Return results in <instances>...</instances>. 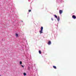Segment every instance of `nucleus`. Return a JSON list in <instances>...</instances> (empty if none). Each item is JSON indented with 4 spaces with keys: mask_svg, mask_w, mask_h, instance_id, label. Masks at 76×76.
Masks as SVG:
<instances>
[{
    "mask_svg": "<svg viewBox=\"0 0 76 76\" xmlns=\"http://www.w3.org/2000/svg\"><path fill=\"white\" fill-rule=\"evenodd\" d=\"M54 16H55V18L56 19H57V16L56 15H54Z\"/></svg>",
    "mask_w": 76,
    "mask_h": 76,
    "instance_id": "0eeeda50",
    "label": "nucleus"
},
{
    "mask_svg": "<svg viewBox=\"0 0 76 76\" xmlns=\"http://www.w3.org/2000/svg\"><path fill=\"white\" fill-rule=\"evenodd\" d=\"M0 76H1V75H0Z\"/></svg>",
    "mask_w": 76,
    "mask_h": 76,
    "instance_id": "f3484780",
    "label": "nucleus"
},
{
    "mask_svg": "<svg viewBox=\"0 0 76 76\" xmlns=\"http://www.w3.org/2000/svg\"><path fill=\"white\" fill-rule=\"evenodd\" d=\"M39 54H41V50H39Z\"/></svg>",
    "mask_w": 76,
    "mask_h": 76,
    "instance_id": "6e6552de",
    "label": "nucleus"
},
{
    "mask_svg": "<svg viewBox=\"0 0 76 76\" xmlns=\"http://www.w3.org/2000/svg\"><path fill=\"white\" fill-rule=\"evenodd\" d=\"M21 67H23V68L24 67V66L22 65H21Z\"/></svg>",
    "mask_w": 76,
    "mask_h": 76,
    "instance_id": "4468645a",
    "label": "nucleus"
},
{
    "mask_svg": "<svg viewBox=\"0 0 76 76\" xmlns=\"http://www.w3.org/2000/svg\"><path fill=\"white\" fill-rule=\"evenodd\" d=\"M28 12H31V10H28Z\"/></svg>",
    "mask_w": 76,
    "mask_h": 76,
    "instance_id": "ddd939ff",
    "label": "nucleus"
},
{
    "mask_svg": "<svg viewBox=\"0 0 76 76\" xmlns=\"http://www.w3.org/2000/svg\"><path fill=\"white\" fill-rule=\"evenodd\" d=\"M21 22H23V21H21Z\"/></svg>",
    "mask_w": 76,
    "mask_h": 76,
    "instance_id": "dca6fc26",
    "label": "nucleus"
},
{
    "mask_svg": "<svg viewBox=\"0 0 76 76\" xmlns=\"http://www.w3.org/2000/svg\"><path fill=\"white\" fill-rule=\"evenodd\" d=\"M43 30V27H41V30L39 31L40 34H42V30Z\"/></svg>",
    "mask_w": 76,
    "mask_h": 76,
    "instance_id": "f257e3e1",
    "label": "nucleus"
},
{
    "mask_svg": "<svg viewBox=\"0 0 76 76\" xmlns=\"http://www.w3.org/2000/svg\"><path fill=\"white\" fill-rule=\"evenodd\" d=\"M22 61H20V64H22Z\"/></svg>",
    "mask_w": 76,
    "mask_h": 76,
    "instance_id": "9b49d317",
    "label": "nucleus"
},
{
    "mask_svg": "<svg viewBox=\"0 0 76 76\" xmlns=\"http://www.w3.org/2000/svg\"><path fill=\"white\" fill-rule=\"evenodd\" d=\"M15 35H16V37H18V34L17 33H15Z\"/></svg>",
    "mask_w": 76,
    "mask_h": 76,
    "instance_id": "9d476101",
    "label": "nucleus"
},
{
    "mask_svg": "<svg viewBox=\"0 0 76 76\" xmlns=\"http://www.w3.org/2000/svg\"><path fill=\"white\" fill-rule=\"evenodd\" d=\"M63 13V11L62 10H59V13L60 14H61Z\"/></svg>",
    "mask_w": 76,
    "mask_h": 76,
    "instance_id": "39448f33",
    "label": "nucleus"
},
{
    "mask_svg": "<svg viewBox=\"0 0 76 76\" xmlns=\"http://www.w3.org/2000/svg\"><path fill=\"white\" fill-rule=\"evenodd\" d=\"M28 70H29V69H30V67L28 66Z\"/></svg>",
    "mask_w": 76,
    "mask_h": 76,
    "instance_id": "f8f14e48",
    "label": "nucleus"
},
{
    "mask_svg": "<svg viewBox=\"0 0 76 76\" xmlns=\"http://www.w3.org/2000/svg\"><path fill=\"white\" fill-rule=\"evenodd\" d=\"M51 19L52 20V21H53V20H54L53 18H51Z\"/></svg>",
    "mask_w": 76,
    "mask_h": 76,
    "instance_id": "2eb2a0df",
    "label": "nucleus"
},
{
    "mask_svg": "<svg viewBox=\"0 0 76 76\" xmlns=\"http://www.w3.org/2000/svg\"><path fill=\"white\" fill-rule=\"evenodd\" d=\"M72 18H73V19H75L76 18V16L75 15H73L72 16Z\"/></svg>",
    "mask_w": 76,
    "mask_h": 76,
    "instance_id": "f03ea898",
    "label": "nucleus"
},
{
    "mask_svg": "<svg viewBox=\"0 0 76 76\" xmlns=\"http://www.w3.org/2000/svg\"><path fill=\"white\" fill-rule=\"evenodd\" d=\"M57 19L58 22H59L60 21V17L59 16L58 17Z\"/></svg>",
    "mask_w": 76,
    "mask_h": 76,
    "instance_id": "20e7f679",
    "label": "nucleus"
},
{
    "mask_svg": "<svg viewBox=\"0 0 76 76\" xmlns=\"http://www.w3.org/2000/svg\"><path fill=\"white\" fill-rule=\"evenodd\" d=\"M48 45H50L51 44V42L50 41H49L48 43Z\"/></svg>",
    "mask_w": 76,
    "mask_h": 76,
    "instance_id": "7ed1b4c3",
    "label": "nucleus"
},
{
    "mask_svg": "<svg viewBox=\"0 0 76 76\" xmlns=\"http://www.w3.org/2000/svg\"><path fill=\"white\" fill-rule=\"evenodd\" d=\"M53 68L55 69H57V67L55 66H53Z\"/></svg>",
    "mask_w": 76,
    "mask_h": 76,
    "instance_id": "423d86ee",
    "label": "nucleus"
},
{
    "mask_svg": "<svg viewBox=\"0 0 76 76\" xmlns=\"http://www.w3.org/2000/svg\"><path fill=\"white\" fill-rule=\"evenodd\" d=\"M23 75H24V76H26V73H23Z\"/></svg>",
    "mask_w": 76,
    "mask_h": 76,
    "instance_id": "1a4fd4ad",
    "label": "nucleus"
}]
</instances>
